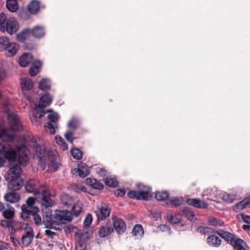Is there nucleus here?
I'll return each mask as SVG.
<instances>
[{
	"label": "nucleus",
	"mask_w": 250,
	"mask_h": 250,
	"mask_svg": "<svg viewBox=\"0 0 250 250\" xmlns=\"http://www.w3.org/2000/svg\"><path fill=\"white\" fill-rule=\"evenodd\" d=\"M3 110L7 114L11 129L14 131H21L22 129V125L19 117L15 114L9 112L7 104H3Z\"/></svg>",
	"instance_id": "obj_6"
},
{
	"label": "nucleus",
	"mask_w": 250,
	"mask_h": 250,
	"mask_svg": "<svg viewBox=\"0 0 250 250\" xmlns=\"http://www.w3.org/2000/svg\"><path fill=\"white\" fill-rule=\"evenodd\" d=\"M30 34V29L29 28L24 29L16 35L17 40L20 42H23Z\"/></svg>",
	"instance_id": "obj_29"
},
{
	"label": "nucleus",
	"mask_w": 250,
	"mask_h": 250,
	"mask_svg": "<svg viewBox=\"0 0 250 250\" xmlns=\"http://www.w3.org/2000/svg\"><path fill=\"white\" fill-rule=\"evenodd\" d=\"M4 199L7 202L15 203L19 201L20 196L17 192H8L4 196Z\"/></svg>",
	"instance_id": "obj_23"
},
{
	"label": "nucleus",
	"mask_w": 250,
	"mask_h": 250,
	"mask_svg": "<svg viewBox=\"0 0 250 250\" xmlns=\"http://www.w3.org/2000/svg\"><path fill=\"white\" fill-rule=\"evenodd\" d=\"M211 192V190H210V189H208L207 191H204V192L203 193V196L204 197H205L206 196H208L206 198V199H207V200H211V201H214L215 200L212 197V196L210 195Z\"/></svg>",
	"instance_id": "obj_57"
},
{
	"label": "nucleus",
	"mask_w": 250,
	"mask_h": 250,
	"mask_svg": "<svg viewBox=\"0 0 250 250\" xmlns=\"http://www.w3.org/2000/svg\"><path fill=\"white\" fill-rule=\"evenodd\" d=\"M86 184L90 187L96 189H102L104 188L103 184L95 179L88 178L86 180Z\"/></svg>",
	"instance_id": "obj_20"
},
{
	"label": "nucleus",
	"mask_w": 250,
	"mask_h": 250,
	"mask_svg": "<svg viewBox=\"0 0 250 250\" xmlns=\"http://www.w3.org/2000/svg\"><path fill=\"white\" fill-rule=\"evenodd\" d=\"M52 98L50 94L46 92L43 94L39 99V104L37 105V112L36 115V118H41L44 116L46 113L51 111V110H47L45 111L44 108L49 105L52 103Z\"/></svg>",
	"instance_id": "obj_7"
},
{
	"label": "nucleus",
	"mask_w": 250,
	"mask_h": 250,
	"mask_svg": "<svg viewBox=\"0 0 250 250\" xmlns=\"http://www.w3.org/2000/svg\"><path fill=\"white\" fill-rule=\"evenodd\" d=\"M56 143L61 146L63 150H66L68 149V146L63 139L60 136L57 135L55 137Z\"/></svg>",
	"instance_id": "obj_39"
},
{
	"label": "nucleus",
	"mask_w": 250,
	"mask_h": 250,
	"mask_svg": "<svg viewBox=\"0 0 250 250\" xmlns=\"http://www.w3.org/2000/svg\"><path fill=\"white\" fill-rule=\"evenodd\" d=\"M30 33L36 38L40 39L44 37L45 31L44 27L40 25H36L31 30Z\"/></svg>",
	"instance_id": "obj_19"
},
{
	"label": "nucleus",
	"mask_w": 250,
	"mask_h": 250,
	"mask_svg": "<svg viewBox=\"0 0 250 250\" xmlns=\"http://www.w3.org/2000/svg\"><path fill=\"white\" fill-rule=\"evenodd\" d=\"M76 168L79 169H82L84 171H85V170H88L87 168V165L84 163H83L78 165V168Z\"/></svg>",
	"instance_id": "obj_62"
},
{
	"label": "nucleus",
	"mask_w": 250,
	"mask_h": 250,
	"mask_svg": "<svg viewBox=\"0 0 250 250\" xmlns=\"http://www.w3.org/2000/svg\"><path fill=\"white\" fill-rule=\"evenodd\" d=\"M33 57L30 53H24L19 58V63L23 67H25L32 62Z\"/></svg>",
	"instance_id": "obj_18"
},
{
	"label": "nucleus",
	"mask_w": 250,
	"mask_h": 250,
	"mask_svg": "<svg viewBox=\"0 0 250 250\" xmlns=\"http://www.w3.org/2000/svg\"><path fill=\"white\" fill-rule=\"evenodd\" d=\"M7 181V188L12 191H17L21 188L23 180L21 178L5 179Z\"/></svg>",
	"instance_id": "obj_15"
},
{
	"label": "nucleus",
	"mask_w": 250,
	"mask_h": 250,
	"mask_svg": "<svg viewBox=\"0 0 250 250\" xmlns=\"http://www.w3.org/2000/svg\"><path fill=\"white\" fill-rule=\"evenodd\" d=\"M207 242L210 245L217 247L220 245L221 239L217 235H209L207 238Z\"/></svg>",
	"instance_id": "obj_28"
},
{
	"label": "nucleus",
	"mask_w": 250,
	"mask_h": 250,
	"mask_svg": "<svg viewBox=\"0 0 250 250\" xmlns=\"http://www.w3.org/2000/svg\"><path fill=\"white\" fill-rule=\"evenodd\" d=\"M196 232L203 233V234H232L231 233L222 229L214 230L210 228L203 226L198 227Z\"/></svg>",
	"instance_id": "obj_13"
},
{
	"label": "nucleus",
	"mask_w": 250,
	"mask_h": 250,
	"mask_svg": "<svg viewBox=\"0 0 250 250\" xmlns=\"http://www.w3.org/2000/svg\"><path fill=\"white\" fill-rule=\"evenodd\" d=\"M79 123L78 120L76 119H72L67 123V126L69 128L76 130L79 127Z\"/></svg>",
	"instance_id": "obj_49"
},
{
	"label": "nucleus",
	"mask_w": 250,
	"mask_h": 250,
	"mask_svg": "<svg viewBox=\"0 0 250 250\" xmlns=\"http://www.w3.org/2000/svg\"><path fill=\"white\" fill-rule=\"evenodd\" d=\"M3 157L9 161L14 162L18 161L21 165L26 164L28 160L27 154L26 152L22 150H19L18 153L10 146H5L4 150L2 151Z\"/></svg>",
	"instance_id": "obj_3"
},
{
	"label": "nucleus",
	"mask_w": 250,
	"mask_h": 250,
	"mask_svg": "<svg viewBox=\"0 0 250 250\" xmlns=\"http://www.w3.org/2000/svg\"><path fill=\"white\" fill-rule=\"evenodd\" d=\"M10 239L11 241L15 244V245H17V244H20L19 241H18V240L16 238L14 237L13 236H12V235H10Z\"/></svg>",
	"instance_id": "obj_64"
},
{
	"label": "nucleus",
	"mask_w": 250,
	"mask_h": 250,
	"mask_svg": "<svg viewBox=\"0 0 250 250\" xmlns=\"http://www.w3.org/2000/svg\"><path fill=\"white\" fill-rule=\"evenodd\" d=\"M24 232L25 234H33V229L27 223L24 228Z\"/></svg>",
	"instance_id": "obj_58"
},
{
	"label": "nucleus",
	"mask_w": 250,
	"mask_h": 250,
	"mask_svg": "<svg viewBox=\"0 0 250 250\" xmlns=\"http://www.w3.org/2000/svg\"><path fill=\"white\" fill-rule=\"evenodd\" d=\"M168 220L170 223L173 224H179L181 222V219L178 217H176L174 216L173 215H170L169 217H168Z\"/></svg>",
	"instance_id": "obj_53"
},
{
	"label": "nucleus",
	"mask_w": 250,
	"mask_h": 250,
	"mask_svg": "<svg viewBox=\"0 0 250 250\" xmlns=\"http://www.w3.org/2000/svg\"><path fill=\"white\" fill-rule=\"evenodd\" d=\"M159 228L162 231H168L169 232L170 230V228L166 225H161L159 226Z\"/></svg>",
	"instance_id": "obj_63"
},
{
	"label": "nucleus",
	"mask_w": 250,
	"mask_h": 250,
	"mask_svg": "<svg viewBox=\"0 0 250 250\" xmlns=\"http://www.w3.org/2000/svg\"><path fill=\"white\" fill-rule=\"evenodd\" d=\"M248 205L250 207V197H249L245 198L244 200L235 205V208L238 209H243Z\"/></svg>",
	"instance_id": "obj_35"
},
{
	"label": "nucleus",
	"mask_w": 250,
	"mask_h": 250,
	"mask_svg": "<svg viewBox=\"0 0 250 250\" xmlns=\"http://www.w3.org/2000/svg\"><path fill=\"white\" fill-rule=\"evenodd\" d=\"M222 199L227 203H231L234 200V195L225 193L222 196Z\"/></svg>",
	"instance_id": "obj_50"
},
{
	"label": "nucleus",
	"mask_w": 250,
	"mask_h": 250,
	"mask_svg": "<svg viewBox=\"0 0 250 250\" xmlns=\"http://www.w3.org/2000/svg\"><path fill=\"white\" fill-rule=\"evenodd\" d=\"M70 152L74 159L77 160L82 159L83 153L80 149L73 148L71 149Z\"/></svg>",
	"instance_id": "obj_38"
},
{
	"label": "nucleus",
	"mask_w": 250,
	"mask_h": 250,
	"mask_svg": "<svg viewBox=\"0 0 250 250\" xmlns=\"http://www.w3.org/2000/svg\"><path fill=\"white\" fill-rule=\"evenodd\" d=\"M5 208L2 211V214L4 217L9 219L13 217L14 214V209L13 207L9 208L8 204H6Z\"/></svg>",
	"instance_id": "obj_33"
},
{
	"label": "nucleus",
	"mask_w": 250,
	"mask_h": 250,
	"mask_svg": "<svg viewBox=\"0 0 250 250\" xmlns=\"http://www.w3.org/2000/svg\"><path fill=\"white\" fill-rule=\"evenodd\" d=\"M6 7L11 12H16L18 9V4L17 0H7Z\"/></svg>",
	"instance_id": "obj_31"
},
{
	"label": "nucleus",
	"mask_w": 250,
	"mask_h": 250,
	"mask_svg": "<svg viewBox=\"0 0 250 250\" xmlns=\"http://www.w3.org/2000/svg\"><path fill=\"white\" fill-rule=\"evenodd\" d=\"M0 248L1 250L9 249L12 250V248L9 246V245L5 242H1L0 244Z\"/></svg>",
	"instance_id": "obj_60"
},
{
	"label": "nucleus",
	"mask_w": 250,
	"mask_h": 250,
	"mask_svg": "<svg viewBox=\"0 0 250 250\" xmlns=\"http://www.w3.org/2000/svg\"><path fill=\"white\" fill-rule=\"evenodd\" d=\"M20 27L19 24L14 17L8 19L3 13L0 14V31L2 32H7L10 35L16 33Z\"/></svg>",
	"instance_id": "obj_2"
},
{
	"label": "nucleus",
	"mask_w": 250,
	"mask_h": 250,
	"mask_svg": "<svg viewBox=\"0 0 250 250\" xmlns=\"http://www.w3.org/2000/svg\"><path fill=\"white\" fill-rule=\"evenodd\" d=\"M49 161H50V167L53 172L56 171L58 168V166L56 160V156H49Z\"/></svg>",
	"instance_id": "obj_40"
},
{
	"label": "nucleus",
	"mask_w": 250,
	"mask_h": 250,
	"mask_svg": "<svg viewBox=\"0 0 250 250\" xmlns=\"http://www.w3.org/2000/svg\"><path fill=\"white\" fill-rule=\"evenodd\" d=\"M50 83L47 79H42L40 82L38 88L44 91H46L50 88Z\"/></svg>",
	"instance_id": "obj_34"
},
{
	"label": "nucleus",
	"mask_w": 250,
	"mask_h": 250,
	"mask_svg": "<svg viewBox=\"0 0 250 250\" xmlns=\"http://www.w3.org/2000/svg\"><path fill=\"white\" fill-rule=\"evenodd\" d=\"M181 211L183 212V215L186 216L189 221H192L197 219L195 213L191 210L188 207H183L181 209Z\"/></svg>",
	"instance_id": "obj_27"
},
{
	"label": "nucleus",
	"mask_w": 250,
	"mask_h": 250,
	"mask_svg": "<svg viewBox=\"0 0 250 250\" xmlns=\"http://www.w3.org/2000/svg\"><path fill=\"white\" fill-rule=\"evenodd\" d=\"M23 47L25 49L31 50L34 49L35 48V45L32 43L28 42H26L24 43Z\"/></svg>",
	"instance_id": "obj_56"
},
{
	"label": "nucleus",
	"mask_w": 250,
	"mask_h": 250,
	"mask_svg": "<svg viewBox=\"0 0 250 250\" xmlns=\"http://www.w3.org/2000/svg\"><path fill=\"white\" fill-rule=\"evenodd\" d=\"M63 230L66 234H83L77 227L72 225L64 226ZM84 234H90V233L87 231H86Z\"/></svg>",
	"instance_id": "obj_21"
},
{
	"label": "nucleus",
	"mask_w": 250,
	"mask_h": 250,
	"mask_svg": "<svg viewBox=\"0 0 250 250\" xmlns=\"http://www.w3.org/2000/svg\"><path fill=\"white\" fill-rule=\"evenodd\" d=\"M208 221L210 225L213 226H222L224 224V222L222 220L212 216L208 217Z\"/></svg>",
	"instance_id": "obj_37"
},
{
	"label": "nucleus",
	"mask_w": 250,
	"mask_h": 250,
	"mask_svg": "<svg viewBox=\"0 0 250 250\" xmlns=\"http://www.w3.org/2000/svg\"><path fill=\"white\" fill-rule=\"evenodd\" d=\"M34 147L36 152L37 158L39 159L40 161L42 163L44 164L45 162L44 150L42 148L41 146L38 144L36 141L35 142Z\"/></svg>",
	"instance_id": "obj_22"
},
{
	"label": "nucleus",
	"mask_w": 250,
	"mask_h": 250,
	"mask_svg": "<svg viewBox=\"0 0 250 250\" xmlns=\"http://www.w3.org/2000/svg\"><path fill=\"white\" fill-rule=\"evenodd\" d=\"M187 203L189 206H192L198 208H207L208 206L207 202L196 198L188 199Z\"/></svg>",
	"instance_id": "obj_17"
},
{
	"label": "nucleus",
	"mask_w": 250,
	"mask_h": 250,
	"mask_svg": "<svg viewBox=\"0 0 250 250\" xmlns=\"http://www.w3.org/2000/svg\"><path fill=\"white\" fill-rule=\"evenodd\" d=\"M236 218L239 221H243L244 222L250 225V216L245 214L244 213L239 214L237 215Z\"/></svg>",
	"instance_id": "obj_48"
},
{
	"label": "nucleus",
	"mask_w": 250,
	"mask_h": 250,
	"mask_svg": "<svg viewBox=\"0 0 250 250\" xmlns=\"http://www.w3.org/2000/svg\"><path fill=\"white\" fill-rule=\"evenodd\" d=\"M64 137L67 141L72 143L75 138L73 137V132L71 131H67L64 134Z\"/></svg>",
	"instance_id": "obj_51"
},
{
	"label": "nucleus",
	"mask_w": 250,
	"mask_h": 250,
	"mask_svg": "<svg viewBox=\"0 0 250 250\" xmlns=\"http://www.w3.org/2000/svg\"><path fill=\"white\" fill-rule=\"evenodd\" d=\"M138 193V200L146 201L149 200V197H151V195L148 191H140Z\"/></svg>",
	"instance_id": "obj_47"
},
{
	"label": "nucleus",
	"mask_w": 250,
	"mask_h": 250,
	"mask_svg": "<svg viewBox=\"0 0 250 250\" xmlns=\"http://www.w3.org/2000/svg\"><path fill=\"white\" fill-rule=\"evenodd\" d=\"M21 88L22 90L28 91L31 90L33 87L32 81L28 79H23L21 81Z\"/></svg>",
	"instance_id": "obj_32"
},
{
	"label": "nucleus",
	"mask_w": 250,
	"mask_h": 250,
	"mask_svg": "<svg viewBox=\"0 0 250 250\" xmlns=\"http://www.w3.org/2000/svg\"><path fill=\"white\" fill-rule=\"evenodd\" d=\"M58 211H61V210H56L55 213L53 214L49 211L45 212V215L43 216L42 224L43 223L46 228H53L52 225L54 222L64 224L63 221L61 220V218L57 216Z\"/></svg>",
	"instance_id": "obj_8"
},
{
	"label": "nucleus",
	"mask_w": 250,
	"mask_h": 250,
	"mask_svg": "<svg viewBox=\"0 0 250 250\" xmlns=\"http://www.w3.org/2000/svg\"><path fill=\"white\" fill-rule=\"evenodd\" d=\"M98 221L105 220L110 213V209L107 206H101L95 211Z\"/></svg>",
	"instance_id": "obj_16"
},
{
	"label": "nucleus",
	"mask_w": 250,
	"mask_h": 250,
	"mask_svg": "<svg viewBox=\"0 0 250 250\" xmlns=\"http://www.w3.org/2000/svg\"><path fill=\"white\" fill-rule=\"evenodd\" d=\"M226 241H230V244L234 248V235H219Z\"/></svg>",
	"instance_id": "obj_52"
},
{
	"label": "nucleus",
	"mask_w": 250,
	"mask_h": 250,
	"mask_svg": "<svg viewBox=\"0 0 250 250\" xmlns=\"http://www.w3.org/2000/svg\"><path fill=\"white\" fill-rule=\"evenodd\" d=\"M6 48V49L4 50L7 51L6 53V55L7 57H10L16 54L19 49V46L15 42H10Z\"/></svg>",
	"instance_id": "obj_24"
},
{
	"label": "nucleus",
	"mask_w": 250,
	"mask_h": 250,
	"mask_svg": "<svg viewBox=\"0 0 250 250\" xmlns=\"http://www.w3.org/2000/svg\"><path fill=\"white\" fill-rule=\"evenodd\" d=\"M9 39L6 37H1L0 38V50L3 51L6 49V46L9 44Z\"/></svg>",
	"instance_id": "obj_42"
},
{
	"label": "nucleus",
	"mask_w": 250,
	"mask_h": 250,
	"mask_svg": "<svg viewBox=\"0 0 250 250\" xmlns=\"http://www.w3.org/2000/svg\"><path fill=\"white\" fill-rule=\"evenodd\" d=\"M25 189L29 193L35 195L39 194L38 197L40 199V203L42 206L46 208L51 207L54 204L53 201L51 197L53 196L48 191V188L45 185H40L37 180L30 179L25 184Z\"/></svg>",
	"instance_id": "obj_1"
},
{
	"label": "nucleus",
	"mask_w": 250,
	"mask_h": 250,
	"mask_svg": "<svg viewBox=\"0 0 250 250\" xmlns=\"http://www.w3.org/2000/svg\"><path fill=\"white\" fill-rule=\"evenodd\" d=\"M42 66V62L39 60L33 62L32 66L29 69V73L31 76H35L39 73V69Z\"/></svg>",
	"instance_id": "obj_26"
},
{
	"label": "nucleus",
	"mask_w": 250,
	"mask_h": 250,
	"mask_svg": "<svg viewBox=\"0 0 250 250\" xmlns=\"http://www.w3.org/2000/svg\"><path fill=\"white\" fill-rule=\"evenodd\" d=\"M82 211V208L78 204L75 203L71 207L70 211L64 210L58 211V216L61 220L65 223L70 222L73 217H78Z\"/></svg>",
	"instance_id": "obj_5"
},
{
	"label": "nucleus",
	"mask_w": 250,
	"mask_h": 250,
	"mask_svg": "<svg viewBox=\"0 0 250 250\" xmlns=\"http://www.w3.org/2000/svg\"><path fill=\"white\" fill-rule=\"evenodd\" d=\"M47 117L49 122L47 123V125H44V127H47L49 130V132L51 134H54L55 133V126L57 127V114L55 112H52L48 114Z\"/></svg>",
	"instance_id": "obj_14"
},
{
	"label": "nucleus",
	"mask_w": 250,
	"mask_h": 250,
	"mask_svg": "<svg viewBox=\"0 0 250 250\" xmlns=\"http://www.w3.org/2000/svg\"><path fill=\"white\" fill-rule=\"evenodd\" d=\"M144 230L142 226L140 224L135 225L132 230V234H144Z\"/></svg>",
	"instance_id": "obj_44"
},
{
	"label": "nucleus",
	"mask_w": 250,
	"mask_h": 250,
	"mask_svg": "<svg viewBox=\"0 0 250 250\" xmlns=\"http://www.w3.org/2000/svg\"><path fill=\"white\" fill-rule=\"evenodd\" d=\"M35 200L33 197H29L26 201V204H23L21 207V212L25 213L31 212V211H39V208L35 206Z\"/></svg>",
	"instance_id": "obj_12"
},
{
	"label": "nucleus",
	"mask_w": 250,
	"mask_h": 250,
	"mask_svg": "<svg viewBox=\"0 0 250 250\" xmlns=\"http://www.w3.org/2000/svg\"><path fill=\"white\" fill-rule=\"evenodd\" d=\"M104 184L109 187L115 188L118 183L115 178L107 177L104 180Z\"/></svg>",
	"instance_id": "obj_45"
},
{
	"label": "nucleus",
	"mask_w": 250,
	"mask_h": 250,
	"mask_svg": "<svg viewBox=\"0 0 250 250\" xmlns=\"http://www.w3.org/2000/svg\"><path fill=\"white\" fill-rule=\"evenodd\" d=\"M39 211H31V212L21 213V217L24 220L29 222L33 223V222L36 226L42 225V220L41 216L38 214Z\"/></svg>",
	"instance_id": "obj_9"
},
{
	"label": "nucleus",
	"mask_w": 250,
	"mask_h": 250,
	"mask_svg": "<svg viewBox=\"0 0 250 250\" xmlns=\"http://www.w3.org/2000/svg\"><path fill=\"white\" fill-rule=\"evenodd\" d=\"M5 76V72L4 69L2 67H0V83L3 80Z\"/></svg>",
	"instance_id": "obj_61"
},
{
	"label": "nucleus",
	"mask_w": 250,
	"mask_h": 250,
	"mask_svg": "<svg viewBox=\"0 0 250 250\" xmlns=\"http://www.w3.org/2000/svg\"><path fill=\"white\" fill-rule=\"evenodd\" d=\"M170 205L171 207H177L180 206L182 204V201L179 198L174 199L170 200Z\"/></svg>",
	"instance_id": "obj_54"
},
{
	"label": "nucleus",
	"mask_w": 250,
	"mask_h": 250,
	"mask_svg": "<svg viewBox=\"0 0 250 250\" xmlns=\"http://www.w3.org/2000/svg\"><path fill=\"white\" fill-rule=\"evenodd\" d=\"M92 222V215L90 213H87L84 218V220L83 221V229H88V228L90 227L91 223Z\"/></svg>",
	"instance_id": "obj_43"
},
{
	"label": "nucleus",
	"mask_w": 250,
	"mask_h": 250,
	"mask_svg": "<svg viewBox=\"0 0 250 250\" xmlns=\"http://www.w3.org/2000/svg\"><path fill=\"white\" fill-rule=\"evenodd\" d=\"M169 196V193L167 191L162 192L158 191L155 194V198L159 201H165L167 200Z\"/></svg>",
	"instance_id": "obj_36"
},
{
	"label": "nucleus",
	"mask_w": 250,
	"mask_h": 250,
	"mask_svg": "<svg viewBox=\"0 0 250 250\" xmlns=\"http://www.w3.org/2000/svg\"><path fill=\"white\" fill-rule=\"evenodd\" d=\"M113 226H102L98 231V234H110L114 229L118 234L123 233L126 229V224L123 219L112 217Z\"/></svg>",
	"instance_id": "obj_4"
},
{
	"label": "nucleus",
	"mask_w": 250,
	"mask_h": 250,
	"mask_svg": "<svg viewBox=\"0 0 250 250\" xmlns=\"http://www.w3.org/2000/svg\"><path fill=\"white\" fill-rule=\"evenodd\" d=\"M21 167L17 164L13 165L7 171L5 175V179L21 178Z\"/></svg>",
	"instance_id": "obj_11"
},
{
	"label": "nucleus",
	"mask_w": 250,
	"mask_h": 250,
	"mask_svg": "<svg viewBox=\"0 0 250 250\" xmlns=\"http://www.w3.org/2000/svg\"><path fill=\"white\" fill-rule=\"evenodd\" d=\"M125 190L123 189H118L115 192V194L117 196H120V197L124 196V195H125Z\"/></svg>",
	"instance_id": "obj_59"
},
{
	"label": "nucleus",
	"mask_w": 250,
	"mask_h": 250,
	"mask_svg": "<svg viewBox=\"0 0 250 250\" xmlns=\"http://www.w3.org/2000/svg\"><path fill=\"white\" fill-rule=\"evenodd\" d=\"M34 235H22L21 243L26 247H28L33 240Z\"/></svg>",
	"instance_id": "obj_41"
},
{
	"label": "nucleus",
	"mask_w": 250,
	"mask_h": 250,
	"mask_svg": "<svg viewBox=\"0 0 250 250\" xmlns=\"http://www.w3.org/2000/svg\"><path fill=\"white\" fill-rule=\"evenodd\" d=\"M92 235H75L76 250H85Z\"/></svg>",
	"instance_id": "obj_10"
},
{
	"label": "nucleus",
	"mask_w": 250,
	"mask_h": 250,
	"mask_svg": "<svg viewBox=\"0 0 250 250\" xmlns=\"http://www.w3.org/2000/svg\"><path fill=\"white\" fill-rule=\"evenodd\" d=\"M72 172L73 173H74L75 172L78 173V176L82 178H85V177L88 176L89 174V170H85V171H84L82 169H77V168H74L72 170Z\"/></svg>",
	"instance_id": "obj_46"
},
{
	"label": "nucleus",
	"mask_w": 250,
	"mask_h": 250,
	"mask_svg": "<svg viewBox=\"0 0 250 250\" xmlns=\"http://www.w3.org/2000/svg\"><path fill=\"white\" fill-rule=\"evenodd\" d=\"M235 249L237 250H250L246 243L241 239L235 238Z\"/></svg>",
	"instance_id": "obj_30"
},
{
	"label": "nucleus",
	"mask_w": 250,
	"mask_h": 250,
	"mask_svg": "<svg viewBox=\"0 0 250 250\" xmlns=\"http://www.w3.org/2000/svg\"><path fill=\"white\" fill-rule=\"evenodd\" d=\"M28 12L31 14H36L40 9V3L39 1L33 0L29 3L27 7Z\"/></svg>",
	"instance_id": "obj_25"
},
{
	"label": "nucleus",
	"mask_w": 250,
	"mask_h": 250,
	"mask_svg": "<svg viewBox=\"0 0 250 250\" xmlns=\"http://www.w3.org/2000/svg\"><path fill=\"white\" fill-rule=\"evenodd\" d=\"M138 194V192L135 190L129 191L127 193V195L130 198L136 199L137 200H138V196L139 195Z\"/></svg>",
	"instance_id": "obj_55"
}]
</instances>
